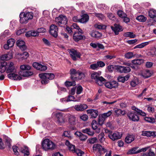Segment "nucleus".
<instances>
[{
	"instance_id": "f257e3e1",
	"label": "nucleus",
	"mask_w": 156,
	"mask_h": 156,
	"mask_svg": "<svg viewBox=\"0 0 156 156\" xmlns=\"http://www.w3.org/2000/svg\"><path fill=\"white\" fill-rule=\"evenodd\" d=\"M20 22L21 23L26 24L29 20L33 17V13L31 12H22L20 15Z\"/></svg>"
},
{
	"instance_id": "f03ea898",
	"label": "nucleus",
	"mask_w": 156,
	"mask_h": 156,
	"mask_svg": "<svg viewBox=\"0 0 156 156\" xmlns=\"http://www.w3.org/2000/svg\"><path fill=\"white\" fill-rule=\"evenodd\" d=\"M70 78L73 80H81L84 76V74L79 71L76 70L74 69H72L70 70Z\"/></svg>"
},
{
	"instance_id": "7ed1b4c3",
	"label": "nucleus",
	"mask_w": 156,
	"mask_h": 156,
	"mask_svg": "<svg viewBox=\"0 0 156 156\" xmlns=\"http://www.w3.org/2000/svg\"><path fill=\"white\" fill-rule=\"evenodd\" d=\"M21 70L19 73L23 76H28L33 74L32 72L29 71L31 69V67L28 65H23L20 66Z\"/></svg>"
},
{
	"instance_id": "20e7f679",
	"label": "nucleus",
	"mask_w": 156,
	"mask_h": 156,
	"mask_svg": "<svg viewBox=\"0 0 156 156\" xmlns=\"http://www.w3.org/2000/svg\"><path fill=\"white\" fill-rule=\"evenodd\" d=\"M39 77L41 79V83L43 84H45L48 83L49 80H52L55 77V75L52 73H46L40 74Z\"/></svg>"
},
{
	"instance_id": "39448f33",
	"label": "nucleus",
	"mask_w": 156,
	"mask_h": 156,
	"mask_svg": "<svg viewBox=\"0 0 156 156\" xmlns=\"http://www.w3.org/2000/svg\"><path fill=\"white\" fill-rule=\"evenodd\" d=\"M42 146L43 149L45 151L52 150L55 147V144L49 139L44 140L42 142Z\"/></svg>"
},
{
	"instance_id": "423d86ee",
	"label": "nucleus",
	"mask_w": 156,
	"mask_h": 156,
	"mask_svg": "<svg viewBox=\"0 0 156 156\" xmlns=\"http://www.w3.org/2000/svg\"><path fill=\"white\" fill-rule=\"evenodd\" d=\"M94 150L98 151L99 153L103 154L106 152L105 156H111L112 151L110 150L107 151L106 149L102 147L100 144H95L94 145Z\"/></svg>"
},
{
	"instance_id": "0eeeda50",
	"label": "nucleus",
	"mask_w": 156,
	"mask_h": 156,
	"mask_svg": "<svg viewBox=\"0 0 156 156\" xmlns=\"http://www.w3.org/2000/svg\"><path fill=\"white\" fill-rule=\"evenodd\" d=\"M83 33L82 30L79 27V29H76L73 35V38L75 41L77 42L84 39L85 37L82 35Z\"/></svg>"
},
{
	"instance_id": "6e6552de",
	"label": "nucleus",
	"mask_w": 156,
	"mask_h": 156,
	"mask_svg": "<svg viewBox=\"0 0 156 156\" xmlns=\"http://www.w3.org/2000/svg\"><path fill=\"white\" fill-rule=\"evenodd\" d=\"M55 22L59 26L62 27V25H65L67 22V18L65 16L61 15L55 19Z\"/></svg>"
},
{
	"instance_id": "1a4fd4ad",
	"label": "nucleus",
	"mask_w": 156,
	"mask_h": 156,
	"mask_svg": "<svg viewBox=\"0 0 156 156\" xmlns=\"http://www.w3.org/2000/svg\"><path fill=\"white\" fill-rule=\"evenodd\" d=\"M69 51L71 57L73 61L77 60V58H80L81 55L80 52L73 49H71Z\"/></svg>"
},
{
	"instance_id": "9d476101",
	"label": "nucleus",
	"mask_w": 156,
	"mask_h": 156,
	"mask_svg": "<svg viewBox=\"0 0 156 156\" xmlns=\"http://www.w3.org/2000/svg\"><path fill=\"white\" fill-rule=\"evenodd\" d=\"M105 85L107 88L112 89V88H115L118 86V83L116 81L112 80V81L106 82Z\"/></svg>"
},
{
	"instance_id": "9b49d317",
	"label": "nucleus",
	"mask_w": 156,
	"mask_h": 156,
	"mask_svg": "<svg viewBox=\"0 0 156 156\" xmlns=\"http://www.w3.org/2000/svg\"><path fill=\"white\" fill-rule=\"evenodd\" d=\"M58 29L57 27L54 25H51L50 27L49 32L51 35L55 37L58 36Z\"/></svg>"
},
{
	"instance_id": "f8f14e48",
	"label": "nucleus",
	"mask_w": 156,
	"mask_h": 156,
	"mask_svg": "<svg viewBox=\"0 0 156 156\" xmlns=\"http://www.w3.org/2000/svg\"><path fill=\"white\" fill-rule=\"evenodd\" d=\"M116 69L118 72L121 73H129L131 70V69L129 67L119 66H116Z\"/></svg>"
},
{
	"instance_id": "ddd939ff",
	"label": "nucleus",
	"mask_w": 156,
	"mask_h": 156,
	"mask_svg": "<svg viewBox=\"0 0 156 156\" xmlns=\"http://www.w3.org/2000/svg\"><path fill=\"white\" fill-rule=\"evenodd\" d=\"M122 134L117 132H115L113 133H109L108 134L109 137L113 141H115L121 138Z\"/></svg>"
},
{
	"instance_id": "4468645a",
	"label": "nucleus",
	"mask_w": 156,
	"mask_h": 156,
	"mask_svg": "<svg viewBox=\"0 0 156 156\" xmlns=\"http://www.w3.org/2000/svg\"><path fill=\"white\" fill-rule=\"evenodd\" d=\"M112 30L115 33V35H118L119 34V32L122 31L123 30L122 27L119 24H115L114 26H112L111 27Z\"/></svg>"
},
{
	"instance_id": "2eb2a0df",
	"label": "nucleus",
	"mask_w": 156,
	"mask_h": 156,
	"mask_svg": "<svg viewBox=\"0 0 156 156\" xmlns=\"http://www.w3.org/2000/svg\"><path fill=\"white\" fill-rule=\"evenodd\" d=\"M127 115L130 120L133 121L137 122L139 120L138 116L134 112H129L127 113Z\"/></svg>"
},
{
	"instance_id": "dca6fc26",
	"label": "nucleus",
	"mask_w": 156,
	"mask_h": 156,
	"mask_svg": "<svg viewBox=\"0 0 156 156\" xmlns=\"http://www.w3.org/2000/svg\"><path fill=\"white\" fill-rule=\"evenodd\" d=\"M149 148V147H145L137 150V149L138 148V147H135L131 149L129 151V152L131 154H136L142 152H145Z\"/></svg>"
},
{
	"instance_id": "f3484780",
	"label": "nucleus",
	"mask_w": 156,
	"mask_h": 156,
	"mask_svg": "<svg viewBox=\"0 0 156 156\" xmlns=\"http://www.w3.org/2000/svg\"><path fill=\"white\" fill-rule=\"evenodd\" d=\"M32 66L35 68L41 71H45L47 69L46 66L43 65L37 62L33 63Z\"/></svg>"
},
{
	"instance_id": "a211bd4d",
	"label": "nucleus",
	"mask_w": 156,
	"mask_h": 156,
	"mask_svg": "<svg viewBox=\"0 0 156 156\" xmlns=\"http://www.w3.org/2000/svg\"><path fill=\"white\" fill-rule=\"evenodd\" d=\"M79 29V27L76 23L73 24L70 27H67L66 28L67 31L70 34L72 35L73 32L74 33L76 29Z\"/></svg>"
},
{
	"instance_id": "6ab92c4d",
	"label": "nucleus",
	"mask_w": 156,
	"mask_h": 156,
	"mask_svg": "<svg viewBox=\"0 0 156 156\" xmlns=\"http://www.w3.org/2000/svg\"><path fill=\"white\" fill-rule=\"evenodd\" d=\"M8 77L10 79L14 80H20L22 78L20 76H19L15 73H9L7 75Z\"/></svg>"
},
{
	"instance_id": "aec40b11",
	"label": "nucleus",
	"mask_w": 156,
	"mask_h": 156,
	"mask_svg": "<svg viewBox=\"0 0 156 156\" xmlns=\"http://www.w3.org/2000/svg\"><path fill=\"white\" fill-rule=\"evenodd\" d=\"M12 57V51H10L7 53L1 55L0 57V59L2 60H8L11 59Z\"/></svg>"
},
{
	"instance_id": "412c9836",
	"label": "nucleus",
	"mask_w": 156,
	"mask_h": 156,
	"mask_svg": "<svg viewBox=\"0 0 156 156\" xmlns=\"http://www.w3.org/2000/svg\"><path fill=\"white\" fill-rule=\"evenodd\" d=\"M87 112L88 114H90L92 118H96L98 115V111L97 109L87 110Z\"/></svg>"
},
{
	"instance_id": "4be33fe9",
	"label": "nucleus",
	"mask_w": 156,
	"mask_h": 156,
	"mask_svg": "<svg viewBox=\"0 0 156 156\" xmlns=\"http://www.w3.org/2000/svg\"><path fill=\"white\" fill-rule=\"evenodd\" d=\"M87 108V105L86 104H83L76 105L74 106V109L77 111H83Z\"/></svg>"
},
{
	"instance_id": "5701e85b",
	"label": "nucleus",
	"mask_w": 156,
	"mask_h": 156,
	"mask_svg": "<svg viewBox=\"0 0 156 156\" xmlns=\"http://www.w3.org/2000/svg\"><path fill=\"white\" fill-rule=\"evenodd\" d=\"M16 69H15L13 63L11 62L7 67L6 70V72L7 73H16Z\"/></svg>"
},
{
	"instance_id": "b1692460",
	"label": "nucleus",
	"mask_w": 156,
	"mask_h": 156,
	"mask_svg": "<svg viewBox=\"0 0 156 156\" xmlns=\"http://www.w3.org/2000/svg\"><path fill=\"white\" fill-rule=\"evenodd\" d=\"M17 45L22 51L25 50L27 47L25 45V42L22 40H18L16 42Z\"/></svg>"
},
{
	"instance_id": "393cba45",
	"label": "nucleus",
	"mask_w": 156,
	"mask_h": 156,
	"mask_svg": "<svg viewBox=\"0 0 156 156\" xmlns=\"http://www.w3.org/2000/svg\"><path fill=\"white\" fill-rule=\"evenodd\" d=\"M56 117L58 120L57 122L60 125H61V123H63L65 122L63 115L61 113H58L56 114Z\"/></svg>"
},
{
	"instance_id": "a878e982",
	"label": "nucleus",
	"mask_w": 156,
	"mask_h": 156,
	"mask_svg": "<svg viewBox=\"0 0 156 156\" xmlns=\"http://www.w3.org/2000/svg\"><path fill=\"white\" fill-rule=\"evenodd\" d=\"M142 135L144 136H146L147 137L152 136L155 137L156 135L155 132L150 131H145L142 132Z\"/></svg>"
},
{
	"instance_id": "bb28decb",
	"label": "nucleus",
	"mask_w": 156,
	"mask_h": 156,
	"mask_svg": "<svg viewBox=\"0 0 156 156\" xmlns=\"http://www.w3.org/2000/svg\"><path fill=\"white\" fill-rule=\"evenodd\" d=\"M114 112L115 113V115L117 117L124 115L126 113V111L125 110H122L120 109H114Z\"/></svg>"
},
{
	"instance_id": "cd10ccee",
	"label": "nucleus",
	"mask_w": 156,
	"mask_h": 156,
	"mask_svg": "<svg viewBox=\"0 0 156 156\" xmlns=\"http://www.w3.org/2000/svg\"><path fill=\"white\" fill-rule=\"evenodd\" d=\"M75 135L77 136H78L79 139L81 140H85L87 138V136L77 131L75 133Z\"/></svg>"
},
{
	"instance_id": "c85d7f7f",
	"label": "nucleus",
	"mask_w": 156,
	"mask_h": 156,
	"mask_svg": "<svg viewBox=\"0 0 156 156\" xmlns=\"http://www.w3.org/2000/svg\"><path fill=\"white\" fill-rule=\"evenodd\" d=\"M106 80L102 76H100L95 81V82L99 86H102L106 83Z\"/></svg>"
},
{
	"instance_id": "c756f323",
	"label": "nucleus",
	"mask_w": 156,
	"mask_h": 156,
	"mask_svg": "<svg viewBox=\"0 0 156 156\" xmlns=\"http://www.w3.org/2000/svg\"><path fill=\"white\" fill-rule=\"evenodd\" d=\"M65 144L67 146H68L69 150L70 151H72L73 153L76 152V150H75V146L71 144L68 140H66V141Z\"/></svg>"
},
{
	"instance_id": "7c9ffc66",
	"label": "nucleus",
	"mask_w": 156,
	"mask_h": 156,
	"mask_svg": "<svg viewBox=\"0 0 156 156\" xmlns=\"http://www.w3.org/2000/svg\"><path fill=\"white\" fill-rule=\"evenodd\" d=\"M21 152L24 154V156H28L30 154L29 151L28 147H21L19 150Z\"/></svg>"
},
{
	"instance_id": "2f4dec72",
	"label": "nucleus",
	"mask_w": 156,
	"mask_h": 156,
	"mask_svg": "<svg viewBox=\"0 0 156 156\" xmlns=\"http://www.w3.org/2000/svg\"><path fill=\"white\" fill-rule=\"evenodd\" d=\"M67 117L69 122L71 125H74L75 124L76 119L74 116L68 114L67 115Z\"/></svg>"
},
{
	"instance_id": "473e14b6",
	"label": "nucleus",
	"mask_w": 156,
	"mask_h": 156,
	"mask_svg": "<svg viewBox=\"0 0 156 156\" xmlns=\"http://www.w3.org/2000/svg\"><path fill=\"white\" fill-rule=\"evenodd\" d=\"M90 34L92 37L96 38L100 37L102 35L101 33L96 31L93 30Z\"/></svg>"
},
{
	"instance_id": "72a5a7b5",
	"label": "nucleus",
	"mask_w": 156,
	"mask_h": 156,
	"mask_svg": "<svg viewBox=\"0 0 156 156\" xmlns=\"http://www.w3.org/2000/svg\"><path fill=\"white\" fill-rule=\"evenodd\" d=\"M89 17L87 14H84L82 16L81 19H80V22L84 23L87 22L89 20Z\"/></svg>"
},
{
	"instance_id": "f704fd0d",
	"label": "nucleus",
	"mask_w": 156,
	"mask_h": 156,
	"mask_svg": "<svg viewBox=\"0 0 156 156\" xmlns=\"http://www.w3.org/2000/svg\"><path fill=\"white\" fill-rule=\"evenodd\" d=\"M7 62H3L1 63L0 66V72L2 73H4L5 70L6 71Z\"/></svg>"
},
{
	"instance_id": "c9c22d12",
	"label": "nucleus",
	"mask_w": 156,
	"mask_h": 156,
	"mask_svg": "<svg viewBox=\"0 0 156 156\" xmlns=\"http://www.w3.org/2000/svg\"><path fill=\"white\" fill-rule=\"evenodd\" d=\"M134 137L133 135H129L126 137L125 141L127 143H130L134 140Z\"/></svg>"
},
{
	"instance_id": "e433bc0d",
	"label": "nucleus",
	"mask_w": 156,
	"mask_h": 156,
	"mask_svg": "<svg viewBox=\"0 0 156 156\" xmlns=\"http://www.w3.org/2000/svg\"><path fill=\"white\" fill-rule=\"evenodd\" d=\"M82 132L83 133H86L90 136H93L94 133L93 131L91 130L90 128H86L85 129H83Z\"/></svg>"
},
{
	"instance_id": "4c0bfd02",
	"label": "nucleus",
	"mask_w": 156,
	"mask_h": 156,
	"mask_svg": "<svg viewBox=\"0 0 156 156\" xmlns=\"http://www.w3.org/2000/svg\"><path fill=\"white\" fill-rule=\"evenodd\" d=\"M132 62L136 65H140L144 62V60L142 59H134L132 60Z\"/></svg>"
},
{
	"instance_id": "58836bf2",
	"label": "nucleus",
	"mask_w": 156,
	"mask_h": 156,
	"mask_svg": "<svg viewBox=\"0 0 156 156\" xmlns=\"http://www.w3.org/2000/svg\"><path fill=\"white\" fill-rule=\"evenodd\" d=\"M151 74L149 70L144 71L142 73V75L145 78H148L151 76Z\"/></svg>"
},
{
	"instance_id": "ea45409f",
	"label": "nucleus",
	"mask_w": 156,
	"mask_h": 156,
	"mask_svg": "<svg viewBox=\"0 0 156 156\" xmlns=\"http://www.w3.org/2000/svg\"><path fill=\"white\" fill-rule=\"evenodd\" d=\"M149 16L151 18H156V10L154 9L150 10L149 12Z\"/></svg>"
},
{
	"instance_id": "a19ab883",
	"label": "nucleus",
	"mask_w": 156,
	"mask_h": 156,
	"mask_svg": "<svg viewBox=\"0 0 156 156\" xmlns=\"http://www.w3.org/2000/svg\"><path fill=\"white\" fill-rule=\"evenodd\" d=\"M136 19L140 22H145L147 20V18L143 15H140L137 16Z\"/></svg>"
},
{
	"instance_id": "79ce46f5",
	"label": "nucleus",
	"mask_w": 156,
	"mask_h": 156,
	"mask_svg": "<svg viewBox=\"0 0 156 156\" xmlns=\"http://www.w3.org/2000/svg\"><path fill=\"white\" fill-rule=\"evenodd\" d=\"M105 134L103 132H101L98 135V139L100 142L101 143H103L105 140V138L104 137Z\"/></svg>"
},
{
	"instance_id": "37998d69",
	"label": "nucleus",
	"mask_w": 156,
	"mask_h": 156,
	"mask_svg": "<svg viewBox=\"0 0 156 156\" xmlns=\"http://www.w3.org/2000/svg\"><path fill=\"white\" fill-rule=\"evenodd\" d=\"M135 55L132 52H129L126 53L124 55L125 57L128 59H131L134 57Z\"/></svg>"
},
{
	"instance_id": "c03bdc74",
	"label": "nucleus",
	"mask_w": 156,
	"mask_h": 156,
	"mask_svg": "<svg viewBox=\"0 0 156 156\" xmlns=\"http://www.w3.org/2000/svg\"><path fill=\"white\" fill-rule=\"evenodd\" d=\"M155 154L152 149H150L148 152L144 153L142 156H154Z\"/></svg>"
},
{
	"instance_id": "a18cd8bd",
	"label": "nucleus",
	"mask_w": 156,
	"mask_h": 156,
	"mask_svg": "<svg viewBox=\"0 0 156 156\" xmlns=\"http://www.w3.org/2000/svg\"><path fill=\"white\" fill-rule=\"evenodd\" d=\"M100 77L99 73L97 72H93L91 75V77L92 79H94L95 81Z\"/></svg>"
},
{
	"instance_id": "49530a36",
	"label": "nucleus",
	"mask_w": 156,
	"mask_h": 156,
	"mask_svg": "<svg viewBox=\"0 0 156 156\" xmlns=\"http://www.w3.org/2000/svg\"><path fill=\"white\" fill-rule=\"evenodd\" d=\"M105 119L100 115L99 116L98 119V124L100 125H102L104 122V121Z\"/></svg>"
},
{
	"instance_id": "de8ad7c7",
	"label": "nucleus",
	"mask_w": 156,
	"mask_h": 156,
	"mask_svg": "<svg viewBox=\"0 0 156 156\" xmlns=\"http://www.w3.org/2000/svg\"><path fill=\"white\" fill-rule=\"evenodd\" d=\"M73 81H66L65 82V85L67 87H70L74 86L76 85L75 80H73Z\"/></svg>"
},
{
	"instance_id": "09e8293b",
	"label": "nucleus",
	"mask_w": 156,
	"mask_h": 156,
	"mask_svg": "<svg viewBox=\"0 0 156 156\" xmlns=\"http://www.w3.org/2000/svg\"><path fill=\"white\" fill-rule=\"evenodd\" d=\"M148 44L149 42H148L142 43L140 44L136 45L134 47V48H142L147 45Z\"/></svg>"
},
{
	"instance_id": "8fccbe9b",
	"label": "nucleus",
	"mask_w": 156,
	"mask_h": 156,
	"mask_svg": "<svg viewBox=\"0 0 156 156\" xmlns=\"http://www.w3.org/2000/svg\"><path fill=\"white\" fill-rule=\"evenodd\" d=\"M95 15L99 20H104L105 19V16L102 14L95 13Z\"/></svg>"
},
{
	"instance_id": "3c124183",
	"label": "nucleus",
	"mask_w": 156,
	"mask_h": 156,
	"mask_svg": "<svg viewBox=\"0 0 156 156\" xmlns=\"http://www.w3.org/2000/svg\"><path fill=\"white\" fill-rule=\"evenodd\" d=\"M117 13L118 16L122 18L127 16V15L122 10L118 11Z\"/></svg>"
},
{
	"instance_id": "603ef678",
	"label": "nucleus",
	"mask_w": 156,
	"mask_h": 156,
	"mask_svg": "<svg viewBox=\"0 0 156 156\" xmlns=\"http://www.w3.org/2000/svg\"><path fill=\"white\" fill-rule=\"evenodd\" d=\"M144 119L146 121L150 123H153L155 122V119L153 118L146 117Z\"/></svg>"
},
{
	"instance_id": "864d4df0",
	"label": "nucleus",
	"mask_w": 156,
	"mask_h": 156,
	"mask_svg": "<svg viewBox=\"0 0 156 156\" xmlns=\"http://www.w3.org/2000/svg\"><path fill=\"white\" fill-rule=\"evenodd\" d=\"M98 124L97 121L95 120H93L91 122V126L92 129L94 130H95L97 127H98Z\"/></svg>"
},
{
	"instance_id": "5fc2aeb1",
	"label": "nucleus",
	"mask_w": 156,
	"mask_h": 156,
	"mask_svg": "<svg viewBox=\"0 0 156 156\" xmlns=\"http://www.w3.org/2000/svg\"><path fill=\"white\" fill-rule=\"evenodd\" d=\"M15 41L13 39L11 38L8 40L7 43L10 46V47H12L14 45Z\"/></svg>"
},
{
	"instance_id": "6e6d98bb",
	"label": "nucleus",
	"mask_w": 156,
	"mask_h": 156,
	"mask_svg": "<svg viewBox=\"0 0 156 156\" xmlns=\"http://www.w3.org/2000/svg\"><path fill=\"white\" fill-rule=\"evenodd\" d=\"M135 110L138 114L140 115L143 116H145L146 115V113L145 112L137 108H136Z\"/></svg>"
},
{
	"instance_id": "4d7b16f0",
	"label": "nucleus",
	"mask_w": 156,
	"mask_h": 156,
	"mask_svg": "<svg viewBox=\"0 0 156 156\" xmlns=\"http://www.w3.org/2000/svg\"><path fill=\"white\" fill-rule=\"evenodd\" d=\"M75 98L74 96L71 95H69L68 98H67V102H69L71 101H80V100H73L75 99Z\"/></svg>"
},
{
	"instance_id": "13d9d810",
	"label": "nucleus",
	"mask_w": 156,
	"mask_h": 156,
	"mask_svg": "<svg viewBox=\"0 0 156 156\" xmlns=\"http://www.w3.org/2000/svg\"><path fill=\"white\" fill-rule=\"evenodd\" d=\"M13 151L14 153V154L16 155H19V153L18 151V147L15 145L13 146L12 147Z\"/></svg>"
},
{
	"instance_id": "bf43d9fd",
	"label": "nucleus",
	"mask_w": 156,
	"mask_h": 156,
	"mask_svg": "<svg viewBox=\"0 0 156 156\" xmlns=\"http://www.w3.org/2000/svg\"><path fill=\"white\" fill-rule=\"evenodd\" d=\"M125 36L126 37H130L131 38H134L136 36L135 35L133 34V33L130 32H128L125 33Z\"/></svg>"
},
{
	"instance_id": "052dcab7",
	"label": "nucleus",
	"mask_w": 156,
	"mask_h": 156,
	"mask_svg": "<svg viewBox=\"0 0 156 156\" xmlns=\"http://www.w3.org/2000/svg\"><path fill=\"white\" fill-rule=\"evenodd\" d=\"M138 83V80L137 79H136L132 81L130 83V84L131 86L134 87L136 86Z\"/></svg>"
},
{
	"instance_id": "680f3d73",
	"label": "nucleus",
	"mask_w": 156,
	"mask_h": 156,
	"mask_svg": "<svg viewBox=\"0 0 156 156\" xmlns=\"http://www.w3.org/2000/svg\"><path fill=\"white\" fill-rule=\"evenodd\" d=\"M107 16L110 20H114L115 19V17L114 15L112 13H108Z\"/></svg>"
},
{
	"instance_id": "e2e57ef3",
	"label": "nucleus",
	"mask_w": 156,
	"mask_h": 156,
	"mask_svg": "<svg viewBox=\"0 0 156 156\" xmlns=\"http://www.w3.org/2000/svg\"><path fill=\"white\" fill-rule=\"evenodd\" d=\"M83 89L82 87L81 86H79L77 87L76 93L79 94L81 93Z\"/></svg>"
},
{
	"instance_id": "0e129e2a",
	"label": "nucleus",
	"mask_w": 156,
	"mask_h": 156,
	"mask_svg": "<svg viewBox=\"0 0 156 156\" xmlns=\"http://www.w3.org/2000/svg\"><path fill=\"white\" fill-rule=\"evenodd\" d=\"M97 7L99 9H101V10L106 9L107 6L104 4H100L98 5Z\"/></svg>"
},
{
	"instance_id": "69168bd1",
	"label": "nucleus",
	"mask_w": 156,
	"mask_h": 156,
	"mask_svg": "<svg viewBox=\"0 0 156 156\" xmlns=\"http://www.w3.org/2000/svg\"><path fill=\"white\" fill-rule=\"evenodd\" d=\"M80 118L83 121H86L88 119V117L86 114H83L80 116Z\"/></svg>"
},
{
	"instance_id": "338daca9",
	"label": "nucleus",
	"mask_w": 156,
	"mask_h": 156,
	"mask_svg": "<svg viewBox=\"0 0 156 156\" xmlns=\"http://www.w3.org/2000/svg\"><path fill=\"white\" fill-rule=\"evenodd\" d=\"M90 68L93 70L97 69L98 68L97 63H94L91 65Z\"/></svg>"
},
{
	"instance_id": "774afa93",
	"label": "nucleus",
	"mask_w": 156,
	"mask_h": 156,
	"mask_svg": "<svg viewBox=\"0 0 156 156\" xmlns=\"http://www.w3.org/2000/svg\"><path fill=\"white\" fill-rule=\"evenodd\" d=\"M21 55L22 56V59H26L29 56V54L27 52L25 51L23 52Z\"/></svg>"
}]
</instances>
